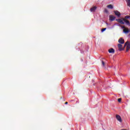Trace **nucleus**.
I'll list each match as a JSON object with an SVG mask.
<instances>
[{"label":"nucleus","mask_w":130,"mask_h":130,"mask_svg":"<svg viewBox=\"0 0 130 130\" xmlns=\"http://www.w3.org/2000/svg\"><path fill=\"white\" fill-rule=\"evenodd\" d=\"M68 102H66V103H65V104H68Z\"/></svg>","instance_id":"19"},{"label":"nucleus","mask_w":130,"mask_h":130,"mask_svg":"<svg viewBox=\"0 0 130 130\" xmlns=\"http://www.w3.org/2000/svg\"><path fill=\"white\" fill-rule=\"evenodd\" d=\"M121 28H122V29H125V26H121Z\"/></svg>","instance_id":"18"},{"label":"nucleus","mask_w":130,"mask_h":130,"mask_svg":"<svg viewBox=\"0 0 130 130\" xmlns=\"http://www.w3.org/2000/svg\"><path fill=\"white\" fill-rule=\"evenodd\" d=\"M114 13L115 15L118 17V18H119L120 17V12H119L118 11H114Z\"/></svg>","instance_id":"2"},{"label":"nucleus","mask_w":130,"mask_h":130,"mask_svg":"<svg viewBox=\"0 0 130 130\" xmlns=\"http://www.w3.org/2000/svg\"><path fill=\"white\" fill-rule=\"evenodd\" d=\"M123 21L127 25H129V21L124 18H123Z\"/></svg>","instance_id":"10"},{"label":"nucleus","mask_w":130,"mask_h":130,"mask_svg":"<svg viewBox=\"0 0 130 130\" xmlns=\"http://www.w3.org/2000/svg\"><path fill=\"white\" fill-rule=\"evenodd\" d=\"M116 118L120 122H121L122 121V120L121 119V117L119 116V115H116Z\"/></svg>","instance_id":"5"},{"label":"nucleus","mask_w":130,"mask_h":130,"mask_svg":"<svg viewBox=\"0 0 130 130\" xmlns=\"http://www.w3.org/2000/svg\"><path fill=\"white\" fill-rule=\"evenodd\" d=\"M126 3H127V6L128 7H130V0H127L126 1Z\"/></svg>","instance_id":"12"},{"label":"nucleus","mask_w":130,"mask_h":130,"mask_svg":"<svg viewBox=\"0 0 130 130\" xmlns=\"http://www.w3.org/2000/svg\"><path fill=\"white\" fill-rule=\"evenodd\" d=\"M102 62L103 66L105 67V62H104V61H102Z\"/></svg>","instance_id":"14"},{"label":"nucleus","mask_w":130,"mask_h":130,"mask_svg":"<svg viewBox=\"0 0 130 130\" xmlns=\"http://www.w3.org/2000/svg\"><path fill=\"white\" fill-rule=\"evenodd\" d=\"M129 18H130V16L127 15L125 17V18L124 19H125V20H126V19H129Z\"/></svg>","instance_id":"13"},{"label":"nucleus","mask_w":130,"mask_h":130,"mask_svg":"<svg viewBox=\"0 0 130 130\" xmlns=\"http://www.w3.org/2000/svg\"><path fill=\"white\" fill-rule=\"evenodd\" d=\"M124 33H125V34H127V33H128V32H129V29H128V28H125L123 30Z\"/></svg>","instance_id":"9"},{"label":"nucleus","mask_w":130,"mask_h":130,"mask_svg":"<svg viewBox=\"0 0 130 130\" xmlns=\"http://www.w3.org/2000/svg\"><path fill=\"white\" fill-rule=\"evenodd\" d=\"M116 21L117 22H118V23H120V24H124V22H123V19H116Z\"/></svg>","instance_id":"4"},{"label":"nucleus","mask_w":130,"mask_h":130,"mask_svg":"<svg viewBox=\"0 0 130 130\" xmlns=\"http://www.w3.org/2000/svg\"><path fill=\"white\" fill-rule=\"evenodd\" d=\"M107 8H108V9H113V6H112V5H109L107 6Z\"/></svg>","instance_id":"11"},{"label":"nucleus","mask_w":130,"mask_h":130,"mask_svg":"<svg viewBox=\"0 0 130 130\" xmlns=\"http://www.w3.org/2000/svg\"><path fill=\"white\" fill-rule=\"evenodd\" d=\"M118 102H121V99L119 98L118 99Z\"/></svg>","instance_id":"17"},{"label":"nucleus","mask_w":130,"mask_h":130,"mask_svg":"<svg viewBox=\"0 0 130 130\" xmlns=\"http://www.w3.org/2000/svg\"><path fill=\"white\" fill-rule=\"evenodd\" d=\"M105 13L108 14V10H107V9H105Z\"/></svg>","instance_id":"16"},{"label":"nucleus","mask_w":130,"mask_h":130,"mask_svg":"<svg viewBox=\"0 0 130 130\" xmlns=\"http://www.w3.org/2000/svg\"><path fill=\"white\" fill-rule=\"evenodd\" d=\"M121 130H127V129H122Z\"/></svg>","instance_id":"20"},{"label":"nucleus","mask_w":130,"mask_h":130,"mask_svg":"<svg viewBox=\"0 0 130 130\" xmlns=\"http://www.w3.org/2000/svg\"><path fill=\"white\" fill-rule=\"evenodd\" d=\"M105 30H106V28L102 29V32H104V31H105Z\"/></svg>","instance_id":"15"},{"label":"nucleus","mask_w":130,"mask_h":130,"mask_svg":"<svg viewBox=\"0 0 130 130\" xmlns=\"http://www.w3.org/2000/svg\"><path fill=\"white\" fill-rule=\"evenodd\" d=\"M121 44H118V50H119V51H122V50L124 49V47L126 46V52H127V51H128V50H129L130 49V42L127 41L126 43H125L123 48H122V45Z\"/></svg>","instance_id":"1"},{"label":"nucleus","mask_w":130,"mask_h":130,"mask_svg":"<svg viewBox=\"0 0 130 130\" xmlns=\"http://www.w3.org/2000/svg\"><path fill=\"white\" fill-rule=\"evenodd\" d=\"M109 18L110 21H114V20H115V16H114L113 15H110Z\"/></svg>","instance_id":"7"},{"label":"nucleus","mask_w":130,"mask_h":130,"mask_svg":"<svg viewBox=\"0 0 130 130\" xmlns=\"http://www.w3.org/2000/svg\"><path fill=\"white\" fill-rule=\"evenodd\" d=\"M118 42H119V43H120V44H124V40L122 38H120L118 40Z\"/></svg>","instance_id":"3"},{"label":"nucleus","mask_w":130,"mask_h":130,"mask_svg":"<svg viewBox=\"0 0 130 130\" xmlns=\"http://www.w3.org/2000/svg\"><path fill=\"white\" fill-rule=\"evenodd\" d=\"M96 10H97V7L94 6L92 8H90V12H95Z\"/></svg>","instance_id":"8"},{"label":"nucleus","mask_w":130,"mask_h":130,"mask_svg":"<svg viewBox=\"0 0 130 130\" xmlns=\"http://www.w3.org/2000/svg\"><path fill=\"white\" fill-rule=\"evenodd\" d=\"M109 53H114L115 52V50L113 48H110L108 50Z\"/></svg>","instance_id":"6"}]
</instances>
